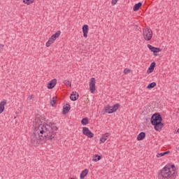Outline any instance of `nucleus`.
<instances>
[{
    "instance_id": "14",
    "label": "nucleus",
    "mask_w": 179,
    "mask_h": 179,
    "mask_svg": "<svg viewBox=\"0 0 179 179\" xmlns=\"http://www.w3.org/2000/svg\"><path fill=\"white\" fill-rule=\"evenodd\" d=\"M108 136H110V134L108 133L103 134L100 138V143H104V142H106V141L108 139Z\"/></svg>"
},
{
    "instance_id": "32",
    "label": "nucleus",
    "mask_w": 179,
    "mask_h": 179,
    "mask_svg": "<svg viewBox=\"0 0 179 179\" xmlns=\"http://www.w3.org/2000/svg\"><path fill=\"white\" fill-rule=\"evenodd\" d=\"M177 132H178V134H179V128L178 129V131H177Z\"/></svg>"
},
{
    "instance_id": "1",
    "label": "nucleus",
    "mask_w": 179,
    "mask_h": 179,
    "mask_svg": "<svg viewBox=\"0 0 179 179\" xmlns=\"http://www.w3.org/2000/svg\"><path fill=\"white\" fill-rule=\"evenodd\" d=\"M55 131H58V127L54 123L38 125L31 136V143L34 146H37L44 138L47 141H52L55 138Z\"/></svg>"
},
{
    "instance_id": "8",
    "label": "nucleus",
    "mask_w": 179,
    "mask_h": 179,
    "mask_svg": "<svg viewBox=\"0 0 179 179\" xmlns=\"http://www.w3.org/2000/svg\"><path fill=\"white\" fill-rule=\"evenodd\" d=\"M83 134L85 136H87V138H93L94 136V134L89 129L88 127H83Z\"/></svg>"
},
{
    "instance_id": "10",
    "label": "nucleus",
    "mask_w": 179,
    "mask_h": 179,
    "mask_svg": "<svg viewBox=\"0 0 179 179\" xmlns=\"http://www.w3.org/2000/svg\"><path fill=\"white\" fill-rule=\"evenodd\" d=\"M56 85H57V79L55 78V79L50 80L48 83L47 87H48V89H50V90L54 89V87H55Z\"/></svg>"
},
{
    "instance_id": "18",
    "label": "nucleus",
    "mask_w": 179,
    "mask_h": 179,
    "mask_svg": "<svg viewBox=\"0 0 179 179\" xmlns=\"http://www.w3.org/2000/svg\"><path fill=\"white\" fill-rule=\"evenodd\" d=\"M155 66H156V62H152L148 68V72L150 71V73H152V72L155 71Z\"/></svg>"
},
{
    "instance_id": "16",
    "label": "nucleus",
    "mask_w": 179,
    "mask_h": 179,
    "mask_svg": "<svg viewBox=\"0 0 179 179\" xmlns=\"http://www.w3.org/2000/svg\"><path fill=\"white\" fill-rule=\"evenodd\" d=\"M145 136H146V134L143 131L141 132L137 136V141H143Z\"/></svg>"
},
{
    "instance_id": "2",
    "label": "nucleus",
    "mask_w": 179,
    "mask_h": 179,
    "mask_svg": "<svg viewBox=\"0 0 179 179\" xmlns=\"http://www.w3.org/2000/svg\"><path fill=\"white\" fill-rule=\"evenodd\" d=\"M176 166L169 164L164 166L158 173L159 179H171L176 176Z\"/></svg>"
},
{
    "instance_id": "27",
    "label": "nucleus",
    "mask_w": 179,
    "mask_h": 179,
    "mask_svg": "<svg viewBox=\"0 0 179 179\" xmlns=\"http://www.w3.org/2000/svg\"><path fill=\"white\" fill-rule=\"evenodd\" d=\"M163 156H164L163 152L157 154V157H163Z\"/></svg>"
},
{
    "instance_id": "12",
    "label": "nucleus",
    "mask_w": 179,
    "mask_h": 179,
    "mask_svg": "<svg viewBox=\"0 0 179 179\" xmlns=\"http://www.w3.org/2000/svg\"><path fill=\"white\" fill-rule=\"evenodd\" d=\"M79 99V94L76 92H73L70 95V99L71 101H76V100Z\"/></svg>"
},
{
    "instance_id": "23",
    "label": "nucleus",
    "mask_w": 179,
    "mask_h": 179,
    "mask_svg": "<svg viewBox=\"0 0 179 179\" xmlns=\"http://www.w3.org/2000/svg\"><path fill=\"white\" fill-rule=\"evenodd\" d=\"M63 83L66 85V86H69V87H71V86H72V84L71 83V81L68 80H64Z\"/></svg>"
},
{
    "instance_id": "25",
    "label": "nucleus",
    "mask_w": 179,
    "mask_h": 179,
    "mask_svg": "<svg viewBox=\"0 0 179 179\" xmlns=\"http://www.w3.org/2000/svg\"><path fill=\"white\" fill-rule=\"evenodd\" d=\"M55 97H53L52 99V100H50V106H52V107H54V106L55 105Z\"/></svg>"
},
{
    "instance_id": "15",
    "label": "nucleus",
    "mask_w": 179,
    "mask_h": 179,
    "mask_svg": "<svg viewBox=\"0 0 179 179\" xmlns=\"http://www.w3.org/2000/svg\"><path fill=\"white\" fill-rule=\"evenodd\" d=\"M71 110V105H69V103H66V105H64V110H63V114H66L67 113H69V111Z\"/></svg>"
},
{
    "instance_id": "26",
    "label": "nucleus",
    "mask_w": 179,
    "mask_h": 179,
    "mask_svg": "<svg viewBox=\"0 0 179 179\" xmlns=\"http://www.w3.org/2000/svg\"><path fill=\"white\" fill-rule=\"evenodd\" d=\"M117 2H118V0H112L111 1L112 6H115V5H117Z\"/></svg>"
},
{
    "instance_id": "9",
    "label": "nucleus",
    "mask_w": 179,
    "mask_h": 179,
    "mask_svg": "<svg viewBox=\"0 0 179 179\" xmlns=\"http://www.w3.org/2000/svg\"><path fill=\"white\" fill-rule=\"evenodd\" d=\"M148 48H149V50L152 51V52H154V55H156V53L160 52V51H162V49H160L159 48L154 47L150 44L148 45Z\"/></svg>"
},
{
    "instance_id": "13",
    "label": "nucleus",
    "mask_w": 179,
    "mask_h": 179,
    "mask_svg": "<svg viewBox=\"0 0 179 179\" xmlns=\"http://www.w3.org/2000/svg\"><path fill=\"white\" fill-rule=\"evenodd\" d=\"M5 106H6V100L3 99L0 102V114H2L3 111L5 110Z\"/></svg>"
},
{
    "instance_id": "21",
    "label": "nucleus",
    "mask_w": 179,
    "mask_h": 179,
    "mask_svg": "<svg viewBox=\"0 0 179 179\" xmlns=\"http://www.w3.org/2000/svg\"><path fill=\"white\" fill-rule=\"evenodd\" d=\"M99 160H101V156L95 155L94 157L92 158V162H99Z\"/></svg>"
},
{
    "instance_id": "29",
    "label": "nucleus",
    "mask_w": 179,
    "mask_h": 179,
    "mask_svg": "<svg viewBox=\"0 0 179 179\" xmlns=\"http://www.w3.org/2000/svg\"><path fill=\"white\" fill-rule=\"evenodd\" d=\"M34 96L30 95L29 96H28V99H29V100H32V99H34Z\"/></svg>"
},
{
    "instance_id": "31",
    "label": "nucleus",
    "mask_w": 179,
    "mask_h": 179,
    "mask_svg": "<svg viewBox=\"0 0 179 179\" xmlns=\"http://www.w3.org/2000/svg\"><path fill=\"white\" fill-rule=\"evenodd\" d=\"M0 47H1V48H3V45L0 44Z\"/></svg>"
},
{
    "instance_id": "6",
    "label": "nucleus",
    "mask_w": 179,
    "mask_h": 179,
    "mask_svg": "<svg viewBox=\"0 0 179 179\" xmlns=\"http://www.w3.org/2000/svg\"><path fill=\"white\" fill-rule=\"evenodd\" d=\"M119 108L120 103H116L113 106H110V105H108L106 107H105V111L106 113H108V114H113V113H115V111H117Z\"/></svg>"
},
{
    "instance_id": "4",
    "label": "nucleus",
    "mask_w": 179,
    "mask_h": 179,
    "mask_svg": "<svg viewBox=\"0 0 179 179\" xmlns=\"http://www.w3.org/2000/svg\"><path fill=\"white\" fill-rule=\"evenodd\" d=\"M143 35L145 41H150L153 36V31H152V29L149 28H145L143 30Z\"/></svg>"
},
{
    "instance_id": "19",
    "label": "nucleus",
    "mask_w": 179,
    "mask_h": 179,
    "mask_svg": "<svg viewBox=\"0 0 179 179\" xmlns=\"http://www.w3.org/2000/svg\"><path fill=\"white\" fill-rule=\"evenodd\" d=\"M87 173H89V170H87V169H84V170L81 172V173H80V178H81V179L85 178V177H86V176H87Z\"/></svg>"
},
{
    "instance_id": "17",
    "label": "nucleus",
    "mask_w": 179,
    "mask_h": 179,
    "mask_svg": "<svg viewBox=\"0 0 179 179\" xmlns=\"http://www.w3.org/2000/svg\"><path fill=\"white\" fill-rule=\"evenodd\" d=\"M141 6H142V3L141 2L136 3L133 8L134 12H137V10H139Z\"/></svg>"
},
{
    "instance_id": "20",
    "label": "nucleus",
    "mask_w": 179,
    "mask_h": 179,
    "mask_svg": "<svg viewBox=\"0 0 179 179\" xmlns=\"http://www.w3.org/2000/svg\"><path fill=\"white\" fill-rule=\"evenodd\" d=\"M82 125H87L89 124V119L87 117H84L81 120Z\"/></svg>"
},
{
    "instance_id": "5",
    "label": "nucleus",
    "mask_w": 179,
    "mask_h": 179,
    "mask_svg": "<svg viewBox=\"0 0 179 179\" xmlns=\"http://www.w3.org/2000/svg\"><path fill=\"white\" fill-rule=\"evenodd\" d=\"M61 36V31H57L51 36V37L48 39V41L46 42V47H50L52 43H54L55 41H56L58 37Z\"/></svg>"
},
{
    "instance_id": "3",
    "label": "nucleus",
    "mask_w": 179,
    "mask_h": 179,
    "mask_svg": "<svg viewBox=\"0 0 179 179\" xmlns=\"http://www.w3.org/2000/svg\"><path fill=\"white\" fill-rule=\"evenodd\" d=\"M162 118L160 114L157 113L152 116L151 124L152 125H154V129L155 131H162V129L163 127H164V124L162 122Z\"/></svg>"
},
{
    "instance_id": "7",
    "label": "nucleus",
    "mask_w": 179,
    "mask_h": 179,
    "mask_svg": "<svg viewBox=\"0 0 179 179\" xmlns=\"http://www.w3.org/2000/svg\"><path fill=\"white\" fill-rule=\"evenodd\" d=\"M90 92L91 93H94L96 92V78H91L89 83Z\"/></svg>"
},
{
    "instance_id": "33",
    "label": "nucleus",
    "mask_w": 179,
    "mask_h": 179,
    "mask_svg": "<svg viewBox=\"0 0 179 179\" xmlns=\"http://www.w3.org/2000/svg\"><path fill=\"white\" fill-rule=\"evenodd\" d=\"M0 52H1V50H0Z\"/></svg>"
},
{
    "instance_id": "22",
    "label": "nucleus",
    "mask_w": 179,
    "mask_h": 179,
    "mask_svg": "<svg viewBox=\"0 0 179 179\" xmlns=\"http://www.w3.org/2000/svg\"><path fill=\"white\" fill-rule=\"evenodd\" d=\"M155 86H156V83L152 82L147 86V89H153V87H155Z\"/></svg>"
},
{
    "instance_id": "28",
    "label": "nucleus",
    "mask_w": 179,
    "mask_h": 179,
    "mask_svg": "<svg viewBox=\"0 0 179 179\" xmlns=\"http://www.w3.org/2000/svg\"><path fill=\"white\" fill-rule=\"evenodd\" d=\"M129 72H130L129 69H126L124 70V73H125V74L129 73Z\"/></svg>"
},
{
    "instance_id": "30",
    "label": "nucleus",
    "mask_w": 179,
    "mask_h": 179,
    "mask_svg": "<svg viewBox=\"0 0 179 179\" xmlns=\"http://www.w3.org/2000/svg\"><path fill=\"white\" fill-rule=\"evenodd\" d=\"M163 153H164V156H165V155H169V153H170V152L169 151H166V152H164Z\"/></svg>"
},
{
    "instance_id": "24",
    "label": "nucleus",
    "mask_w": 179,
    "mask_h": 179,
    "mask_svg": "<svg viewBox=\"0 0 179 179\" xmlns=\"http://www.w3.org/2000/svg\"><path fill=\"white\" fill-rule=\"evenodd\" d=\"M24 3H26L27 5H31L33 2H34V0H23Z\"/></svg>"
},
{
    "instance_id": "11",
    "label": "nucleus",
    "mask_w": 179,
    "mask_h": 179,
    "mask_svg": "<svg viewBox=\"0 0 179 179\" xmlns=\"http://www.w3.org/2000/svg\"><path fill=\"white\" fill-rule=\"evenodd\" d=\"M83 33L85 38H87V34L89 33V25L84 24L83 26Z\"/></svg>"
}]
</instances>
